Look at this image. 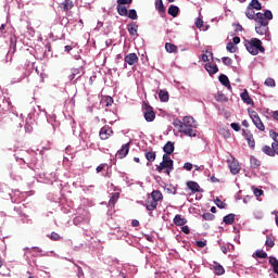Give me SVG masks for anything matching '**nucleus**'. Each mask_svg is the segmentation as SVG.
<instances>
[{
    "mask_svg": "<svg viewBox=\"0 0 278 278\" xmlns=\"http://www.w3.org/2000/svg\"><path fill=\"white\" fill-rule=\"evenodd\" d=\"M269 21H273V11L257 12L255 31L258 36H264V40H267V42L271 40L270 28L268 27Z\"/></svg>",
    "mask_w": 278,
    "mask_h": 278,
    "instance_id": "f257e3e1",
    "label": "nucleus"
},
{
    "mask_svg": "<svg viewBox=\"0 0 278 278\" xmlns=\"http://www.w3.org/2000/svg\"><path fill=\"white\" fill-rule=\"evenodd\" d=\"M244 47L251 55H257L258 53H265L266 49L262 46V40L252 38L244 41Z\"/></svg>",
    "mask_w": 278,
    "mask_h": 278,
    "instance_id": "f03ea898",
    "label": "nucleus"
},
{
    "mask_svg": "<svg viewBox=\"0 0 278 278\" xmlns=\"http://www.w3.org/2000/svg\"><path fill=\"white\" fill-rule=\"evenodd\" d=\"M165 169L167 175H170L172 170H175V161L167 154H163V161L156 166L157 173H162Z\"/></svg>",
    "mask_w": 278,
    "mask_h": 278,
    "instance_id": "7ed1b4c3",
    "label": "nucleus"
},
{
    "mask_svg": "<svg viewBox=\"0 0 278 278\" xmlns=\"http://www.w3.org/2000/svg\"><path fill=\"white\" fill-rule=\"evenodd\" d=\"M88 223H90V214H88V211H84L80 215L74 217V225H76V227L88 225Z\"/></svg>",
    "mask_w": 278,
    "mask_h": 278,
    "instance_id": "20e7f679",
    "label": "nucleus"
},
{
    "mask_svg": "<svg viewBox=\"0 0 278 278\" xmlns=\"http://www.w3.org/2000/svg\"><path fill=\"white\" fill-rule=\"evenodd\" d=\"M110 273L112 277L127 278V273L125 271V269H123V265L118 263L116 265L111 266Z\"/></svg>",
    "mask_w": 278,
    "mask_h": 278,
    "instance_id": "39448f33",
    "label": "nucleus"
},
{
    "mask_svg": "<svg viewBox=\"0 0 278 278\" xmlns=\"http://www.w3.org/2000/svg\"><path fill=\"white\" fill-rule=\"evenodd\" d=\"M250 117L252 119V123L255 125L256 129H258L260 131H264L266 129V127L264 126V123L262 122V118H260V115L257 114V112L252 111L250 113Z\"/></svg>",
    "mask_w": 278,
    "mask_h": 278,
    "instance_id": "423d86ee",
    "label": "nucleus"
},
{
    "mask_svg": "<svg viewBox=\"0 0 278 278\" xmlns=\"http://www.w3.org/2000/svg\"><path fill=\"white\" fill-rule=\"evenodd\" d=\"M23 169L18 166L16 167H11L10 169V177L12 179V181H15L16 184H18V181H23Z\"/></svg>",
    "mask_w": 278,
    "mask_h": 278,
    "instance_id": "0eeeda50",
    "label": "nucleus"
},
{
    "mask_svg": "<svg viewBox=\"0 0 278 278\" xmlns=\"http://www.w3.org/2000/svg\"><path fill=\"white\" fill-rule=\"evenodd\" d=\"M12 203H21L22 201H25L27 199V192H21L20 190H13L12 193H10Z\"/></svg>",
    "mask_w": 278,
    "mask_h": 278,
    "instance_id": "6e6552de",
    "label": "nucleus"
},
{
    "mask_svg": "<svg viewBox=\"0 0 278 278\" xmlns=\"http://www.w3.org/2000/svg\"><path fill=\"white\" fill-rule=\"evenodd\" d=\"M143 116L147 123H153L155 121V111H153L151 105L146 104L143 109Z\"/></svg>",
    "mask_w": 278,
    "mask_h": 278,
    "instance_id": "1a4fd4ad",
    "label": "nucleus"
},
{
    "mask_svg": "<svg viewBox=\"0 0 278 278\" xmlns=\"http://www.w3.org/2000/svg\"><path fill=\"white\" fill-rule=\"evenodd\" d=\"M262 151L265 153V155H268L269 157H275V155H278V144L271 143V147L263 146Z\"/></svg>",
    "mask_w": 278,
    "mask_h": 278,
    "instance_id": "9d476101",
    "label": "nucleus"
},
{
    "mask_svg": "<svg viewBox=\"0 0 278 278\" xmlns=\"http://www.w3.org/2000/svg\"><path fill=\"white\" fill-rule=\"evenodd\" d=\"M39 112L45 113V116L47 118V122L52 125L53 129L55 130V127H58V121L55 114H49L46 110H42L41 106H38Z\"/></svg>",
    "mask_w": 278,
    "mask_h": 278,
    "instance_id": "9b49d317",
    "label": "nucleus"
},
{
    "mask_svg": "<svg viewBox=\"0 0 278 278\" xmlns=\"http://www.w3.org/2000/svg\"><path fill=\"white\" fill-rule=\"evenodd\" d=\"M180 134H185L189 138H197V126H186L184 125Z\"/></svg>",
    "mask_w": 278,
    "mask_h": 278,
    "instance_id": "f8f14e48",
    "label": "nucleus"
},
{
    "mask_svg": "<svg viewBox=\"0 0 278 278\" xmlns=\"http://www.w3.org/2000/svg\"><path fill=\"white\" fill-rule=\"evenodd\" d=\"M242 136L245 138L250 149H255V139L253 138V134L249 129H242Z\"/></svg>",
    "mask_w": 278,
    "mask_h": 278,
    "instance_id": "ddd939ff",
    "label": "nucleus"
},
{
    "mask_svg": "<svg viewBox=\"0 0 278 278\" xmlns=\"http://www.w3.org/2000/svg\"><path fill=\"white\" fill-rule=\"evenodd\" d=\"M124 68H127V64L129 66H134V64H138V54L136 53H129L124 59Z\"/></svg>",
    "mask_w": 278,
    "mask_h": 278,
    "instance_id": "4468645a",
    "label": "nucleus"
},
{
    "mask_svg": "<svg viewBox=\"0 0 278 278\" xmlns=\"http://www.w3.org/2000/svg\"><path fill=\"white\" fill-rule=\"evenodd\" d=\"M112 134H114V130H112V127L104 126L100 129L99 136L102 140H108V138H110Z\"/></svg>",
    "mask_w": 278,
    "mask_h": 278,
    "instance_id": "2eb2a0df",
    "label": "nucleus"
},
{
    "mask_svg": "<svg viewBox=\"0 0 278 278\" xmlns=\"http://www.w3.org/2000/svg\"><path fill=\"white\" fill-rule=\"evenodd\" d=\"M81 75H84V67H78V68H72L71 70V75L68 76L70 81H73V79H79L81 78Z\"/></svg>",
    "mask_w": 278,
    "mask_h": 278,
    "instance_id": "dca6fc26",
    "label": "nucleus"
},
{
    "mask_svg": "<svg viewBox=\"0 0 278 278\" xmlns=\"http://www.w3.org/2000/svg\"><path fill=\"white\" fill-rule=\"evenodd\" d=\"M148 212H153L157 210V202H155L151 197L148 195L146 203L143 204Z\"/></svg>",
    "mask_w": 278,
    "mask_h": 278,
    "instance_id": "f3484780",
    "label": "nucleus"
},
{
    "mask_svg": "<svg viewBox=\"0 0 278 278\" xmlns=\"http://www.w3.org/2000/svg\"><path fill=\"white\" fill-rule=\"evenodd\" d=\"M164 155H173L175 153V143L173 141H167L163 147Z\"/></svg>",
    "mask_w": 278,
    "mask_h": 278,
    "instance_id": "a211bd4d",
    "label": "nucleus"
},
{
    "mask_svg": "<svg viewBox=\"0 0 278 278\" xmlns=\"http://www.w3.org/2000/svg\"><path fill=\"white\" fill-rule=\"evenodd\" d=\"M128 154H129V142L123 144L122 148L117 151V155L121 160H123V157H127Z\"/></svg>",
    "mask_w": 278,
    "mask_h": 278,
    "instance_id": "6ab92c4d",
    "label": "nucleus"
},
{
    "mask_svg": "<svg viewBox=\"0 0 278 278\" xmlns=\"http://www.w3.org/2000/svg\"><path fill=\"white\" fill-rule=\"evenodd\" d=\"M218 79L222 86H225V88H228V90H231V83L229 81V77H227V75L220 74Z\"/></svg>",
    "mask_w": 278,
    "mask_h": 278,
    "instance_id": "aec40b11",
    "label": "nucleus"
},
{
    "mask_svg": "<svg viewBox=\"0 0 278 278\" xmlns=\"http://www.w3.org/2000/svg\"><path fill=\"white\" fill-rule=\"evenodd\" d=\"M127 29L130 36H138V24H136V22L129 23Z\"/></svg>",
    "mask_w": 278,
    "mask_h": 278,
    "instance_id": "412c9836",
    "label": "nucleus"
},
{
    "mask_svg": "<svg viewBox=\"0 0 278 278\" xmlns=\"http://www.w3.org/2000/svg\"><path fill=\"white\" fill-rule=\"evenodd\" d=\"M167 14H169V16H173V18H177V16H179V7L170 4L167 10Z\"/></svg>",
    "mask_w": 278,
    "mask_h": 278,
    "instance_id": "4be33fe9",
    "label": "nucleus"
},
{
    "mask_svg": "<svg viewBox=\"0 0 278 278\" xmlns=\"http://www.w3.org/2000/svg\"><path fill=\"white\" fill-rule=\"evenodd\" d=\"M148 197H151L152 201H155V203L162 201V199H164V195L162 194V192L160 190H153L151 192L150 195Z\"/></svg>",
    "mask_w": 278,
    "mask_h": 278,
    "instance_id": "5701e85b",
    "label": "nucleus"
},
{
    "mask_svg": "<svg viewBox=\"0 0 278 278\" xmlns=\"http://www.w3.org/2000/svg\"><path fill=\"white\" fill-rule=\"evenodd\" d=\"M187 188H189L193 193L201 192V186H199L197 181H188Z\"/></svg>",
    "mask_w": 278,
    "mask_h": 278,
    "instance_id": "b1692460",
    "label": "nucleus"
},
{
    "mask_svg": "<svg viewBox=\"0 0 278 278\" xmlns=\"http://www.w3.org/2000/svg\"><path fill=\"white\" fill-rule=\"evenodd\" d=\"M253 10L254 9H249V7H247L245 16L249 18V21H255V23H257V13H255Z\"/></svg>",
    "mask_w": 278,
    "mask_h": 278,
    "instance_id": "393cba45",
    "label": "nucleus"
},
{
    "mask_svg": "<svg viewBox=\"0 0 278 278\" xmlns=\"http://www.w3.org/2000/svg\"><path fill=\"white\" fill-rule=\"evenodd\" d=\"M205 71H207L208 74H211V75H216V73H218V65L212 64V63H206Z\"/></svg>",
    "mask_w": 278,
    "mask_h": 278,
    "instance_id": "a878e982",
    "label": "nucleus"
},
{
    "mask_svg": "<svg viewBox=\"0 0 278 278\" xmlns=\"http://www.w3.org/2000/svg\"><path fill=\"white\" fill-rule=\"evenodd\" d=\"M186 223H188V219L182 218L181 215L177 214L174 217V225H176L177 227H184V225H186Z\"/></svg>",
    "mask_w": 278,
    "mask_h": 278,
    "instance_id": "bb28decb",
    "label": "nucleus"
},
{
    "mask_svg": "<svg viewBox=\"0 0 278 278\" xmlns=\"http://www.w3.org/2000/svg\"><path fill=\"white\" fill-rule=\"evenodd\" d=\"M144 156L146 160H148L147 166H151V162H153L157 157V154L155 153V151H149L146 152Z\"/></svg>",
    "mask_w": 278,
    "mask_h": 278,
    "instance_id": "cd10ccee",
    "label": "nucleus"
},
{
    "mask_svg": "<svg viewBox=\"0 0 278 278\" xmlns=\"http://www.w3.org/2000/svg\"><path fill=\"white\" fill-rule=\"evenodd\" d=\"M223 223H225V225H233V223H236V214L230 213L224 216Z\"/></svg>",
    "mask_w": 278,
    "mask_h": 278,
    "instance_id": "c85d7f7f",
    "label": "nucleus"
},
{
    "mask_svg": "<svg viewBox=\"0 0 278 278\" xmlns=\"http://www.w3.org/2000/svg\"><path fill=\"white\" fill-rule=\"evenodd\" d=\"M241 100L243 103H247L248 105H253V99L249 96V91L244 90L241 92Z\"/></svg>",
    "mask_w": 278,
    "mask_h": 278,
    "instance_id": "c756f323",
    "label": "nucleus"
},
{
    "mask_svg": "<svg viewBox=\"0 0 278 278\" xmlns=\"http://www.w3.org/2000/svg\"><path fill=\"white\" fill-rule=\"evenodd\" d=\"M118 199H121V193L119 192L113 193L109 201V207H114L118 202Z\"/></svg>",
    "mask_w": 278,
    "mask_h": 278,
    "instance_id": "7c9ffc66",
    "label": "nucleus"
},
{
    "mask_svg": "<svg viewBox=\"0 0 278 278\" xmlns=\"http://www.w3.org/2000/svg\"><path fill=\"white\" fill-rule=\"evenodd\" d=\"M248 10H262V3L260 0H251L248 5Z\"/></svg>",
    "mask_w": 278,
    "mask_h": 278,
    "instance_id": "2f4dec72",
    "label": "nucleus"
},
{
    "mask_svg": "<svg viewBox=\"0 0 278 278\" xmlns=\"http://www.w3.org/2000/svg\"><path fill=\"white\" fill-rule=\"evenodd\" d=\"M182 125H186V127H197V125H194V117L192 116H185Z\"/></svg>",
    "mask_w": 278,
    "mask_h": 278,
    "instance_id": "473e14b6",
    "label": "nucleus"
},
{
    "mask_svg": "<svg viewBox=\"0 0 278 278\" xmlns=\"http://www.w3.org/2000/svg\"><path fill=\"white\" fill-rule=\"evenodd\" d=\"M155 10H157L160 14H164V12H166V7H164V2L162 0H155Z\"/></svg>",
    "mask_w": 278,
    "mask_h": 278,
    "instance_id": "72a5a7b5",
    "label": "nucleus"
},
{
    "mask_svg": "<svg viewBox=\"0 0 278 278\" xmlns=\"http://www.w3.org/2000/svg\"><path fill=\"white\" fill-rule=\"evenodd\" d=\"M214 273L215 275H225V267L223 265L218 264L217 262H214Z\"/></svg>",
    "mask_w": 278,
    "mask_h": 278,
    "instance_id": "f704fd0d",
    "label": "nucleus"
},
{
    "mask_svg": "<svg viewBox=\"0 0 278 278\" xmlns=\"http://www.w3.org/2000/svg\"><path fill=\"white\" fill-rule=\"evenodd\" d=\"M253 257H256L257 260H266V257H268V253L264 250H256Z\"/></svg>",
    "mask_w": 278,
    "mask_h": 278,
    "instance_id": "c9c22d12",
    "label": "nucleus"
},
{
    "mask_svg": "<svg viewBox=\"0 0 278 278\" xmlns=\"http://www.w3.org/2000/svg\"><path fill=\"white\" fill-rule=\"evenodd\" d=\"M159 99L160 101H162V103H167L169 96H168V91L166 90H160L159 92Z\"/></svg>",
    "mask_w": 278,
    "mask_h": 278,
    "instance_id": "e433bc0d",
    "label": "nucleus"
},
{
    "mask_svg": "<svg viewBox=\"0 0 278 278\" xmlns=\"http://www.w3.org/2000/svg\"><path fill=\"white\" fill-rule=\"evenodd\" d=\"M229 168L231 175H238V173H240V167L238 166V163L236 161L229 164Z\"/></svg>",
    "mask_w": 278,
    "mask_h": 278,
    "instance_id": "4c0bfd02",
    "label": "nucleus"
},
{
    "mask_svg": "<svg viewBox=\"0 0 278 278\" xmlns=\"http://www.w3.org/2000/svg\"><path fill=\"white\" fill-rule=\"evenodd\" d=\"M250 164H251V168H260L262 166V162L257 160V157L255 156L250 157Z\"/></svg>",
    "mask_w": 278,
    "mask_h": 278,
    "instance_id": "58836bf2",
    "label": "nucleus"
},
{
    "mask_svg": "<svg viewBox=\"0 0 278 278\" xmlns=\"http://www.w3.org/2000/svg\"><path fill=\"white\" fill-rule=\"evenodd\" d=\"M165 51H167V53H177V46H175V43L166 42Z\"/></svg>",
    "mask_w": 278,
    "mask_h": 278,
    "instance_id": "ea45409f",
    "label": "nucleus"
},
{
    "mask_svg": "<svg viewBox=\"0 0 278 278\" xmlns=\"http://www.w3.org/2000/svg\"><path fill=\"white\" fill-rule=\"evenodd\" d=\"M116 10H117V14H119V16H127V14H128L127 7H125L123 4H117Z\"/></svg>",
    "mask_w": 278,
    "mask_h": 278,
    "instance_id": "a19ab883",
    "label": "nucleus"
},
{
    "mask_svg": "<svg viewBox=\"0 0 278 278\" xmlns=\"http://www.w3.org/2000/svg\"><path fill=\"white\" fill-rule=\"evenodd\" d=\"M30 155H34V151L24 150V164L29 165V162H31V159H29Z\"/></svg>",
    "mask_w": 278,
    "mask_h": 278,
    "instance_id": "79ce46f5",
    "label": "nucleus"
},
{
    "mask_svg": "<svg viewBox=\"0 0 278 278\" xmlns=\"http://www.w3.org/2000/svg\"><path fill=\"white\" fill-rule=\"evenodd\" d=\"M215 101H218V103H225L227 101V96L218 91L217 94L215 96Z\"/></svg>",
    "mask_w": 278,
    "mask_h": 278,
    "instance_id": "37998d69",
    "label": "nucleus"
},
{
    "mask_svg": "<svg viewBox=\"0 0 278 278\" xmlns=\"http://www.w3.org/2000/svg\"><path fill=\"white\" fill-rule=\"evenodd\" d=\"M126 16H128V18H130L131 21H138V12L136 11V9H130Z\"/></svg>",
    "mask_w": 278,
    "mask_h": 278,
    "instance_id": "c03bdc74",
    "label": "nucleus"
},
{
    "mask_svg": "<svg viewBox=\"0 0 278 278\" xmlns=\"http://www.w3.org/2000/svg\"><path fill=\"white\" fill-rule=\"evenodd\" d=\"M53 53H51V43H47L45 46V51H43V58H52Z\"/></svg>",
    "mask_w": 278,
    "mask_h": 278,
    "instance_id": "a18cd8bd",
    "label": "nucleus"
},
{
    "mask_svg": "<svg viewBox=\"0 0 278 278\" xmlns=\"http://www.w3.org/2000/svg\"><path fill=\"white\" fill-rule=\"evenodd\" d=\"M173 125H174V127H175L176 129H178V131L180 132L181 129H182V127H184V122H181V119H179V118H175V119L173 121Z\"/></svg>",
    "mask_w": 278,
    "mask_h": 278,
    "instance_id": "49530a36",
    "label": "nucleus"
},
{
    "mask_svg": "<svg viewBox=\"0 0 278 278\" xmlns=\"http://www.w3.org/2000/svg\"><path fill=\"white\" fill-rule=\"evenodd\" d=\"M63 5V10H65V12H68V10L73 9V1L71 0H64V2L62 3Z\"/></svg>",
    "mask_w": 278,
    "mask_h": 278,
    "instance_id": "de8ad7c7",
    "label": "nucleus"
},
{
    "mask_svg": "<svg viewBox=\"0 0 278 278\" xmlns=\"http://www.w3.org/2000/svg\"><path fill=\"white\" fill-rule=\"evenodd\" d=\"M269 138L274 140L273 144H278V132L275 130H269Z\"/></svg>",
    "mask_w": 278,
    "mask_h": 278,
    "instance_id": "09e8293b",
    "label": "nucleus"
},
{
    "mask_svg": "<svg viewBox=\"0 0 278 278\" xmlns=\"http://www.w3.org/2000/svg\"><path fill=\"white\" fill-rule=\"evenodd\" d=\"M268 88H275L277 84L274 78H266L264 83Z\"/></svg>",
    "mask_w": 278,
    "mask_h": 278,
    "instance_id": "8fccbe9b",
    "label": "nucleus"
},
{
    "mask_svg": "<svg viewBox=\"0 0 278 278\" xmlns=\"http://www.w3.org/2000/svg\"><path fill=\"white\" fill-rule=\"evenodd\" d=\"M226 49L230 53H236V51H238V48L233 45V42H228Z\"/></svg>",
    "mask_w": 278,
    "mask_h": 278,
    "instance_id": "3c124183",
    "label": "nucleus"
},
{
    "mask_svg": "<svg viewBox=\"0 0 278 278\" xmlns=\"http://www.w3.org/2000/svg\"><path fill=\"white\" fill-rule=\"evenodd\" d=\"M253 216L256 220H262V218H264V212L260 210L254 211Z\"/></svg>",
    "mask_w": 278,
    "mask_h": 278,
    "instance_id": "603ef678",
    "label": "nucleus"
},
{
    "mask_svg": "<svg viewBox=\"0 0 278 278\" xmlns=\"http://www.w3.org/2000/svg\"><path fill=\"white\" fill-rule=\"evenodd\" d=\"M203 220H214L216 218V216L212 213H204L202 215Z\"/></svg>",
    "mask_w": 278,
    "mask_h": 278,
    "instance_id": "864d4df0",
    "label": "nucleus"
},
{
    "mask_svg": "<svg viewBox=\"0 0 278 278\" xmlns=\"http://www.w3.org/2000/svg\"><path fill=\"white\" fill-rule=\"evenodd\" d=\"M223 64H225V66H231V64H233V60H231V58L228 56H224L222 58Z\"/></svg>",
    "mask_w": 278,
    "mask_h": 278,
    "instance_id": "5fc2aeb1",
    "label": "nucleus"
},
{
    "mask_svg": "<svg viewBox=\"0 0 278 278\" xmlns=\"http://www.w3.org/2000/svg\"><path fill=\"white\" fill-rule=\"evenodd\" d=\"M215 204L217 205V207H218L219 210H225V207H227V204H225L224 202H222V200L218 199V198H216Z\"/></svg>",
    "mask_w": 278,
    "mask_h": 278,
    "instance_id": "6e6d98bb",
    "label": "nucleus"
},
{
    "mask_svg": "<svg viewBox=\"0 0 278 278\" xmlns=\"http://www.w3.org/2000/svg\"><path fill=\"white\" fill-rule=\"evenodd\" d=\"M104 103H105L106 108H110V105H112V103H114V99L110 96H106L104 99Z\"/></svg>",
    "mask_w": 278,
    "mask_h": 278,
    "instance_id": "4d7b16f0",
    "label": "nucleus"
},
{
    "mask_svg": "<svg viewBox=\"0 0 278 278\" xmlns=\"http://www.w3.org/2000/svg\"><path fill=\"white\" fill-rule=\"evenodd\" d=\"M265 244L266 247H269V249H273V247H275V241L273 240V238L267 237Z\"/></svg>",
    "mask_w": 278,
    "mask_h": 278,
    "instance_id": "13d9d810",
    "label": "nucleus"
},
{
    "mask_svg": "<svg viewBox=\"0 0 278 278\" xmlns=\"http://www.w3.org/2000/svg\"><path fill=\"white\" fill-rule=\"evenodd\" d=\"M254 197H262L264 190L253 187Z\"/></svg>",
    "mask_w": 278,
    "mask_h": 278,
    "instance_id": "bf43d9fd",
    "label": "nucleus"
},
{
    "mask_svg": "<svg viewBox=\"0 0 278 278\" xmlns=\"http://www.w3.org/2000/svg\"><path fill=\"white\" fill-rule=\"evenodd\" d=\"M134 0H117L118 5H129Z\"/></svg>",
    "mask_w": 278,
    "mask_h": 278,
    "instance_id": "052dcab7",
    "label": "nucleus"
},
{
    "mask_svg": "<svg viewBox=\"0 0 278 278\" xmlns=\"http://www.w3.org/2000/svg\"><path fill=\"white\" fill-rule=\"evenodd\" d=\"M195 244L199 249H205V247H207V241H197Z\"/></svg>",
    "mask_w": 278,
    "mask_h": 278,
    "instance_id": "680f3d73",
    "label": "nucleus"
},
{
    "mask_svg": "<svg viewBox=\"0 0 278 278\" xmlns=\"http://www.w3.org/2000/svg\"><path fill=\"white\" fill-rule=\"evenodd\" d=\"M230 127H231V129H233V131H240V124L239 123H231Z\"/></svg>",
    "mask_w": 278,
    "mask_h": 278,
    "instance_id": "e2e57ef3",
    "label": "nucleus"
},
{
    "mask_svg": "<svg viewBox=\"0 0 278 278\" xmlns=\"http://www.w3.org/2000/svg\"><path fill=\"white\" fill-rule=\"evenodd\" d=\"M195 27H198V29H201V27H203V20L198 17L195 20Z\"/></svg>",
    "mask_w": 278,
    "mask_h": 278,
    "instance_id": "0e129e2a",
    "label": "nucleus"
},
{
    "mask_svg": "<svg viewBox=\"0 0 278 278\" xmlns=\"http://www.w3.org/2000/svg\"><path fill=\"white\" fill-rule=\"evenodd\" d=\"M50 240H54V241L60 240V235H58V232H51Z\"/></svg>",
    "mask_w": 278,
    "mask_h": 278,
    "instance_id": "69168bd1",
    "label": "nucleus"
},
{
    "mask_svg": "<svg viewBox=\"0 0 278 278\" xmlns=\"http://www.w3.org/2000/svg\"><path fill=\"white\" fill-rule=\"evenodd\" d=\"M192 167H193L192 163L187 162L184 164L185 170H192Z\"/></svg>",
    "mask_w": 278,
    "mask_h": 278,
    "instance_id": "338daca9",
    "label": "nucleus"
},
{
    "mask_svg": "<svg viewBox=\"0 0 278 278\" xmlns=\"http://www.w3.org/2000/svg\"><path fill=\"white\" fill-rule=\"evenodd\" d=\"M271 118L278 123V111H271Z\"/></svg>",
    "mask_w": 278,
    "mask_h": 278,
    "instance_id": "774afa93",
    "label": "nucleus"
}]
</instances>
